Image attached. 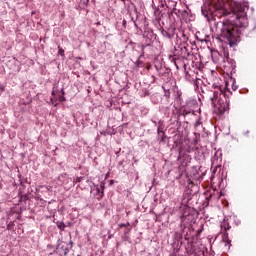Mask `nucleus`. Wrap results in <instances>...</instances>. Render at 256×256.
I'll list each match as a JSON object with an SVG mask.
<instances>
[{"mask_svg":"<svg viewBox=\"0 0 256 256\" xmlns=\"http://www.w3.org/2000/svg\"><path fill=\"white\" fill-rule=\"evenodd\" d=\"M230 6L233 15L231 21L217 22L216 32L220 37L228 41L230 47H233L235 41L239 39V35L249 27V22L247 21V11H249V7L235 1H232Z\"/></svg>","mask_w":256,"mask_h":256,"instance_id":"1","label":"nucleus"},{"mask_svg":"<svg viewBox=\"0 0 256 256\" xmlns=\"http://www.w3.org/2000/svg\"><path fill=\"white\" fill-rule=\"evenodd\" d=\"M56 253L60 256H66L67 253H69V243L59 240L56 247Z\"/></svg>","mask_w":256,"mask_h":256,"instance_id":"2","label":"nucleus"},{"mask_svg":"<svg viewBox=\"0 0 256 256\" xmlns=\"http://www.w3.org/2000/svg\"><path fill=\"white\" fill-rule=\"evenodd\" d=\"M219 95H221V93L219 91H214L213 97L211 98L212 101H217V99H219Z\"/></svg>","mask_w":256,"mask_h":256,"instance_id":"3","label":"nucleus"},{"mask_svg":"<svg viewBox=\"0 0 256 256\" xmlns=\"http://www.w3.org/2000/svg\"><path fill=\"white\" fill-rule=\"evenodd\" d=\"M57 227L61 231H65V223L64 222H57Z\"/></svg>","mask_w":256,"mask_h":256,"instance_id":"4","label":"nucleus"},{"mask_svg":"<svg viewBox=\"0 0 256 256\" xmlns=\"http://www.w3.org/2000/svg\"><path fill=\"white\" fill-rule=\"evenodd\" d=\"M67 177V174H62L59 176V181H64L63 179H65Z\"/></svg>","mask_w":256,"mask_h":256,"instance_id":"5","label":"nucleus"},{"mask_svg":"<svg viewBox=\"0 0 256 256\" xmlns=\"http://www.w3.org/2000/svg\"><path fill=\"white\" fill-rule=\"evenodd\" d=\"M165 135V132L163 130H161V127L158 128V135Z\"/></svg>","mask_w":256,"mask_h":256,"instance_id":"6","label":"nucleus"},{"mask_svg":"<svg viewBox=\"0 0 256 256\" xmlns=\"http://www.w3.org/2000/svg\"><path fill=\"white\" fill-rule=\"evenodd\" d=\"M182 15H183L184 17H187V15H189V13L187 12V10H182Z\"/></svg>","mask_w":256,"mask_h":256,"instance_id":"7","label":"nucleus"},{"mask_svg":"<svg viewBox=\"0 0 256 256\" xmlns=\"http://www.w3.org/2000/svg\"><path fill=\"white\" fill-rule=\"evenodd\" d=\"M164 91H165V95H166V97H169V95H171V91H169V90H165V89H164Z\"/></svg>","mask_w":256,"mask_h":256,"instance_id":"8","label":"nucleus"},{"mask_svg":"<svg viewBox=\"0 0 256 256\" xmlns=\"http://www.w3.org/2000/svg\"><path fill=\"white\" fill-rule=\"evenodd\" d=\"M60 55H63L65 53V50H63L61 47H58Z\"/></svg>","mask_w":256,"mask_h":256,"instance_id":"9","label":"nucleus"},{"mask_svg":"<svg viewBox=\"0 0 256 256\" xmlns=\"http://www.w3.org/2000/svg\"><path fill=\"white\" fill-rule=\"evenodd\" d=\"M81 179H83V178L78 177V178H77V182H78V183H81Z\"/></svg>","mask_w":256,"mask_h":256,"instance_id":"10","label":"nucleus"},{"mask_svg":"<svg viewBox=\"0 0 256 256\" xmlns=\"http://www.w3.org/2000/svg\"><path fill=\"white\" fill-rule=\"evenodd\" d=\"M222 7H223V6L220 5V6H217L216 9H221Z\"/></svg>","mask_w":256,"mask_h":256,"instance_id":"11","label":"nucleus"},{"mask_svg":"<svg viewBox=\"0 0 256 256\" xmlns=\"http://www.w3.org/2000/svg\"><path fill=\"white\" fill-rule=\"evenodd\" d=\"M120 227H125V224H121Z\"/></svg>","mask_w":256,"mask_h":256,"instance_id":"12","label":"nucleus"},{"mask_svg":"<svg viewBox=\"0 0 256 256\" xmlns=\"http://www.w3.org/2000/svg\"><path fill=\"white\" fill-rule=\"evenodd\" d=\"M69 244H70V245H73V241H70Z\"/></svg>","mask_w":256,"mask_h":256,"instance_id":"13","label":"nucleus"},{"mask_svg":"<svg viewBox=\"0 0 256 256\" xmlns=\"http://www.w3.org/2000/svg\"><path fill=\"white\" fill-rule=\"evenodd\" d=\"M224 239H227V234L225 235Z\"/></svg>","mask_w":256,"mask_h":256,"instance_id":"14","label":"nucleus"},{"mask_svg":"<svg viewBox=\"0 0 256 256\" xmlns=\"http://www.w3.org/2000/svg\"><path fill=\"white\" fill-rule=\"evenodd\" d=\"M87 3H89V0H86Z\"/></svg>","mask_w":256,"mask_h":256,"instance_id":"15","label":"nucleus"},{"mask_svg":"<svg viewBox=\"0 0 256 256\" xmlns=\"http://www.w3.org/2000/svg\"><path fill=\"white\" fill-rule=\"evenodd\" d=\"M125 24H126V22L124 21L123 25H125Z\"/></svg>","mask_w":256,"mask_h":256,"instance_id":"16","label":"nucleus"},{"mask_svg":"<svg viewBox=\"0 0 256 256\" xmlns=\"http://www.w3.org/2000/svg\"><path fill=\"white\" fill-rule=\"evenodd\" d=\"M77 256H81V255H77Z\"/></svg>","mask_w":256,"mask_h":256,"instance_id":"17","label":"nucleus"}]
</instances>
